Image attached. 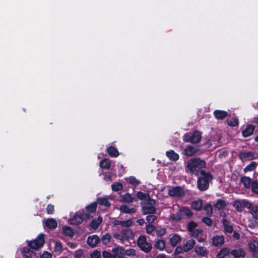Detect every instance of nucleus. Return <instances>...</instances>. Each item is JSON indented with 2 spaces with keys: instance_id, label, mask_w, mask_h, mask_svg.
<instances>
[{
  "instance_id": "1",
  "label": "nucleus",
  "mask_w": 258,
  "mask_h": 258,
  "mask_svg": "<svg viewBox=\"0 0 258 258\" xmlns=\"http://www.w3.org/2000/svg\"><path fill=\"white\" fill-rule=\"evenodd\" d=\"M205 165L204 160L200 158H192L187 161L185 170L186 172L189 171L192 174H197L199 170L204 167Z\"/></svg>"
},
{
  "instance_id": "2",
  "label": "nucleus",
  "mask_w": 258,
  "mask_h": 258,
  "mask_svg": "<svg viewBox=\"0 0 258 258\" xmlns=\"http://www.w3.org/2000/svg\"><path fill=\"white\" fill-rule=\"evenodd\" d=\"M114 238L118 240L123 244L130 239H133L134 238L135 234L132 230L130 229H125L121 231L120 233L116 232L113 234Z\"/></svg>"
},
{
  "instance_id": "3",
  "label": "nucleus",
  "mask_w": 258,
  "mask_h": 258,
  "mask_svg": "<svg viewBox=\"0 0 258 258\" xmlns=\"http://www.w3.org/2000/svg\"><path fill=\"white\" fill-rule=\"evenodd\" d=\"M201 173L203 176L198 180V187L200 190H205L208 188L209 181L212 179V177L210 174L203 171H201Z\"/></svg>"
},
{
  "instance_id": "4",
  "label": "nucleus",
  "mask_w": 258,
  "mask_h": 258,
  "mask_svg": "<svg viewBox=\"0 0 258 258\" xmlns=\"http://www.w3.org/2000/svg\"><path fill=\"white\" fill-rule=\"evenodd\" d=\"M201 139V133L198 131L194 133H188L183 136V140L185 142H190L192 144L199 143Z\"/></svg>"
},
{
  "instance_id": "5",
  "label": "nucleus",
  "mask_w": 258,
  "mask_h": 258,
  "mask_svg": "<svg viewBox=\"0 0 258 258\" xmlns=\"http://www.w3.org/2000/svg\"><path fill=\"white\" fill-rule=\"evenodd\" d=\"M138 245L145 252H149L152 249V244L148 242L145 236H140L138 240Z\"/></svg>"
},
{
  "instance_id": "6",
  "label": "nucleus",
  "mask_w": 258,
  "mask_h": 258,
  "mask_svg": "<svg viewBox=\"0 0 258 258\" xmlns=\"http://www.w3.org/2000/svg\"><path fill=\"white\" fill-rule=\"evenodd\" d=\"M44 234H40L34 240L29 241L28 245L32 248L37 250L42 247L44 243Z\"/></svg>"
},
{
  "instance_id": "7",
  "label": "nucleus",
  "mask_w": 258,
  "mask_h": 258,
  "mask_svg": "<svg viewBox=\"0 0 258 258\" xmlns=\"http://www.w3.org/2000/svg\"><path fill=\"white\" fill-rule=\"evenodd\" d=\"M155 201L154 200H150L147 201L146 204L142 208V212L144 214H154L156 209L154 207Z\"/></svg>"
},
{
  "instance_id": "8",
  "label": "nucleus",
  "mask_w": 258,
  "mask_h": 258,
  "mask_svg": "<svg viewBox=\"0 0 258 258\" xmlns=\"http://www.w3.org/2000/svg\"><path fill=\"white\" fill-rule=\"evenodd\" d=\"M232 205L238 212H240L243 208H249L250 203L245 200H236L233 202Z\"/></svg>"
},
{
  "instance_id": "9",
  "label": "nucleus",
  "mask_w": 258,
  "mask_h": 258,
  "mask_svg": "<svg viewBox=\"0 0 258 258\" xmlns=\"http://www.w3.org/2000/svg\"><path fill=\"white\" fill-rule=\"evenodd\" d=\"M168 194L171 197H182L184 196L185 192L181 187L175 186L169 189Z\"/></svg>"
},
{
  "instance_id": "10",
  "label": "nucleus",
  "mask_w": 258,
  "mask_h": 258,
  "mask_svg": "<svg viewBox=\"0 0 258 258\" xmlns=\"http://www.w3.org/2000/svg\"><path fill=\"white\" fill-rule=\"evenodd\" d=\"M90 216L88 214H82V215H80L76 214L73 218L70 220V224L78 225L81 223L83 222V220L84 219H89Z\"/></svg>"
},
{
  "instance_id": "11",
  "label": "nucleus",
  "mask_w": 258,
  "mask_h": 258,
  "mask_svg": "<svg viewBox=\"0 0 258 258\" xmlns=\"http://www.w3.org/2000/svg\"><path fill=\"white\" fill-rule=\"evenodd\" d=\"M100 240V239L98 236L93 235L88 237L87 243L90 246L94 247L97 245Z\"/></svg>"
},
{
  "instance_id": "12",
  "label": "nucleus",
  "mask_w": 258,
  "mask_h": 258,
  "mask_svg": "<svg viewBox=\"0 0 258 258\" xmlns=\"http://www.w3.org/2000/svg\"><path fill=\"white\" fill-rule=\"evenodd\" d=\"M102 219L100 216L98 217L97 219H93L89 224V229L90 230H97L98 228L99 225L102 223Z\"/></svg>"
},
{
  "instance_id": "13",
  "label": "nucleus",
  "mask_w": 258,
  "mask_h": 258,
  "mask_svg": "<svg viewBox=\"0 0 258 258\" xmlns=\"http://www.w3.org/2000/svg\"><path fill=\"white\" fill-rule=\"evenodd\" d=\"M196 244V241L194 239H190L187 240L183 245V249L185 252H187L193 248Z\"/></svg>"
},
{
  "instance_id": "14",
  "label": "nucleus",
  "mask_w": 258,
  "mask_h": 258,
  "mask_svg": "<svg viewBox=\"0 0 258 258\" xmlns=\"http://www.w3.org/2000/svg\"><path fill=\"white\" fill-rule=\"evenodd\" d=\"M196 253L201 256H206L209 253L208 250L205 247L197 245L195 247Z\"/></svg>"
},
{
  "instance_id": "15",
  "label": "nucleus",
  "mask_w": 258,
  "mask_h": 258,
  "mask_svg": "<svg viewBox=\"0 0 258 258\" xmlns=\"http://www.w3.org/2000/svg\"><path fill=\"white\" fill-rule=\"evenodd\" d=\"M224 242L223 236H215L212 238V244L215 246H221Z\"/></svg>"
},
{
  "instance_id": "16",
  "label": "nucleus",
  "mask_w": 258,
  "mask_h": 258,
  "mask_svg": "<svg viewBox=\"0 0 258 258\" xmlns=\"http://www.w3.org/2000/svg\"><path fill=\"white\" fill-rule=\"evenodd\" d=\"M247 209L249 210V212L251 214L252 217L255 219H258V205H253L250 203V206Z\"/></svg>"
},
{
  "instance_id": "17",
  "label": "nucleus",
  "mask_w": 258,
  "mask_h": 258,
  "mask_svg": "<svg viewBox=\"0 0 258 258\" xmlns=\"http://www.w3.org/2000/svg\"><path fill=\"white\" fill-rule=\"evenodd\" d=\"M111 252H112L113 258H116L117 256L123 255L124 249L120 246H117L113 248Z\"/></svg>"
},
{
  "instance_id": "18",
  "label": "nucleus",
  "mask_w": 258,
  "mask_h": 258,
  "mask_svg": "<svg viewBox=\"0 0 258 258\" xmlns=\"http://www.w3.org/2000/svg\"><path fill=\"white\" fill-rule=\"evenodd\" d=\"M230 253L234 257L236 258H241L245 256V252L241 248L233 249Z\"/></svg>"
},
{
  "instance_id": "19",
  "label": "nucleus",
  "mask_w": 258,
  "mask_h": 258,
  "mask_svg": "<svg viewBox=\"0 0 258 258\" xmlns=\"http://www.w3.org/2000/svg\"><path fill=\"white\" fill-rule=\"evenodd\" d=\"M197 151L198 150L192 146H188L184 149L183 153L186 156H191L195 155L197 153Z\"/></svg>"
},
{
  "instance_id": "20",
  "label": "nucleus",
  "mask_w": 258,
  "mask_h": 258,
  "mask_svg": "<svg viewBox=\"0 0 258 258\" xmlns=\"http://www.w3.org/2000/svg\"><path fill=\"white\" fill-rule=\"evenodd\" d=\"M44 223L45 226L49 229H54L57 225L56 221L53 218H50L46 220Z\"/></svg>"
},
{
  "instance_id": "21",
  "label": "nucleus",
  "mask_w": 258,
  "mask_h": 258,
  "mask_svg": "<svg viewBox=\"0 0 258 258\" xmlns=\"http://www.w3.org/2000/svg\"><path fill=\"white\" fill-rule=\"evenodd\" d=\"M166 155L168 158L172 161H176L179 159V157L178 154L175 153L173 150L167 151Z\"/></svg>"
},
{
  "instance_id": "22",
  "label": "nucleus",
  "mask_w": 258,
  "mask_h": 258,
  "mask_svg": "<svg viewBox=\"0 0 258 258\" xmlns=\"http://www.w3.org/2000/svg\"><path fill=\"white\" fill-rule=\"evenodd\" d=\"M214 115L217 119H223L228 115V113L226 111L217 110L214 112Z\"/></svg>"
},
{
  "instance_id": "23",
  "label": "nucleus",
  "mask_w": 258,
  "mask_h": 258,
  "mask_svg": "<svg viewBox=\"0 0 258 258\" xmlns=\"http://www.w3.org/2000/svg\"><path fill=\"white\" fill-rule=\"evenodd\" d=\"M181 240V237L177 234H174L169 239L171 245L173 247L175 246Z\"/></svg>"
},
{
  "instance_id": "24",
  "label": "nucleus",
  "mask_w": 258,
  "mask_h": 258,
  "mask_svg": "<svg viewBox=\"0 0 258 258\" xmlns=\"http://www.w3.org/2000/svg\"><path fill=\"white\" fill-rule=\"evenodd\" d=\"M240 157L241 159L252 160L254 158V154L250 152H243L240 154Z\"/></svg>"
},
{
  "instance_id": "25",
  "label": "nucleus",
  "mask_w": 258,
  "mask_h": 258,
  "mask_svg": "<svg viewBox=\"0 0 258 258\" xmlns=\"http://www.w3.org/2000/svg\"><path fill=\"white\" fill-rule=\"evenodd\" d=\"M230 249L228 248L221 249L217 254V258H226L230 253Z\"/></svg>"
},
{
  "instance_id": "26",
  "label": "nucleus",
  "mask_w": 258,
  "mask_h": 258,
  "mask_svg": "<svg viewBox=\"0 0 258 258\" xmlns=\"http://www.w3.org/2000/svg\"><path fill=\"white\" fill-rule=\"evenodd\" d=\"M254 126L252 125H248L246 128L242 132V135L244 137H247L251 135L254 130Z\"/></svg>"
},
{
  "instance_id": "27",
  "label": "nucleus",
  "mask_w": 258,
  "mask_h": 258,
  "mask_svg": "<svg viewBox=\"0 0 258 258\" xmlns=\"http://www.w3.org/2000/svg\"><path fill=\"white\" fill-rule=\"evenodd\" d=\"M248 245L250 250L254 252L258 251V242L254 239H250Z\"/></svg>"
},
{
  "instance_id": "28",
  "label": "nucleus",
  "mask_w": 258,
  "mask_h": 258,
  "mask_svg": "<svg viewBox=\"0 0 258 258\" xmlns=\"http://www.w3.org/2000/svg\"><path fill=\"white\" fill-rule=\"evenodd\" d=\"M119 210L121 212L127 214L134 213H135L136 211L134 208H130L127 205L121 206L120 207Z\"/></svg>"
},
{
  "instance_id": "29",
  "label": "nucleus",
  "mask_w": 258,
  "mask_h": 258,
  "mask_svg": "<svg viewBox=\"0 0 258 258\" xmlns=\"http://www.w3.org/2000/svg\"><path fill=\"white\" fill-rule=\"evenodd\" d=\"M107 152L110 156L113 157H117L119 154L117 149L112 146L109 147L107 149Z\"/></svg>"
},
{
  "instance_id": "30",
  "label": "nucleus",
  "mask_w": 258,
  "mask_h": 258,
  "mask_svg": "<svg viewBox=\"0 0 258 258\" xmlns=\"http://www.w3.org/2000/svg\"><path fill=\"white\" fill-rule=\"evenodd\" d=\"M240 181L242 183L245 188H249L251 183V179L247 176H243L240 179Z\"/></svg>"
},
{
  "instance_id": "31",
  "label": "nucleus",
  "mask_w": 258,
  "mask_h": 258,
  "mask_svg": "<svg viewBox=\"0 0 258 258\" xmlns=\"http://www.w3.org/2000/svg\"><path fill=\"white\" fill-rule=\"evenodd\" d=\"M97 207V204L93 203L86 207L87 213H83L84 214H88L91 217L90 214L95 212Z\"/></svg>"
},
{
  "instance_id": "32",
  "label": "nucleus",
  "mask_w": 258,
  "mask_h": 258,
  "mask_svg": "<svg viewBox=\"0 0 258 258\" xmlns=\"http://www.w3.org/2000/svg\"><path fill=\"white\" fill-rule=\"evenodd\" d=\"M111 162L110 160L104 159L100 163V166L102 168L108 169L111 166Z\"/></svg>"
},
{
  "instance_id": "33",
  "label": "nucleus",
  "mask_w": 258,
  "mask_h": 258,
  "mask_svg": "<svg viewBox=\"0 0 258 258\" xmlns=\"http://www.w3.org/2000/svg\"><path fill=\"white\" fill-rule=\"evenodd\" d=\"M137 197L140 200L145 201L151 200L149 194L143 193L141 191H139L137 193Z\"/></svg>"
},
{
  "instance_id": "34",
  "label": "nucleus",
  "mask_w": 258,
  "mask_h": 258,
  "mask_svg": "<svg viewBox=\"0 0 258 258\" xmlns=\"http://www.w3.org/2000/svg\"><path fill=\"white\" fill-rule=\"evenodd\" d=\"M166 243L163 239H159L156 242L155 246L160 250H163L165 247Z\"/></svg>"
},
{
  "instance_id": "35",
  "label": "nucleus",
  "mask_w": 258,
  "mask_h": 258,
  "mask_svg": "<svg viewBox=\"0 0 258 258\" xmlns=\"http://www.w3.org/2000/svg\"><path fill=\"white\" fill-rule=\"evenodd\" d=\"M62 232L65 235L70 237H73L74 234V232L73 230L70 227L67 226H64L62 228Z\"/></svg>"
},
{
  "instance_id": "36",
  "label": "nucleus",
  "mask_w": 258,
  "mask_h": 258,
  "mask_svg": "<svg viewBox=\"0 0 258 258\" xmlns=\"http://www.w3.org/2000/svg\"><path fill=\"white\" fill-rule=\"evenodd\" d=\"M203 203L201 200L194 201L191 204V208L197 211L200 210L202 208Z\"/></svg>"
},
{
  "instance_id": "37",
  "label": "nucleus",
  "mask_w": 258,
  "mask_h": 258,
  "mask_svg": "<svg viewBox=\"0 0 258 258\" xmlns=\"http://www.w3.org/2000/svg\"><path fill=\"white\" fill-rule=\"evenodd\" d=\"M134 198L129 194H126L121 196V201L130 203L133 202Z\"/></svg>"
},
{
  "instance_id": "38",
  "label": "nucleus",
  "mask_w": 258,
  "mask_h": 258,
  "mask_svg": "<svg viewBox=\"0 0 258 258\" xmlns=\"http://www.w3.org/2000/svg\"><path fill=\"white\" fill-rule=\"evenodd\" d=\"M179 211L180 212V213L181 214L182 217L183 216H186L188 217H189L191 216L192 215V213L191 211V210L187 208H185V207L182 208L180 209Z\"/></svg>"
},
{
  "instance_id": "39",
  "label": "nucleus",
  "mask_w": 258,
  "mask_h": 258,
  "mask_svg": "<svg viewBox=\"0 0 258 258\" xmlns=\"http://www.w3.org/2000/svg\"><path fill=\"white\" fill-rule=\"evenodd\" d=\"M226 206V203L224 201L218 200L214 206V208L217 210L223 209Z\"/></svg>"
},
{
  "instance_id": "40",
  "label": "nucleus",
  "mask_w": 258,
  "mask_h": 258,
  "mask_svg": "<svg viewBox=\"0 0 258 258\" xmlns=\"http://www.w3.org/2000/svg\"><path fill=\"white\" fill-rule=\"evenodd\" d=\"M223 224L225 231L231 233L233 231V227L229 224V222L226 219H223Z\"/></svg>"
},
{
  "instance_id": "41",
  "label": "nucleus",
  "mask_w": 258,
  "mask_h": 258,
  "mask_svg": "<svg viewBox=\"0 0 258 258\" xmlns=\"http://www.w3.org/2000/svg\"><path fill=\"white\" fill-rule=\"evenodd\" d=\"M111 239V235L109 233H106L102 236L101 240L103 244L106 245L110 242Z\"/></svg>"
},
{
  "instance_id": "42",
  "label": "nucleus",
  "mask_w": 258,
  "mask_h": 258,
  "mask_svg": "<svg viewBox=\"0 0 258 258\" xmlns=\"http://www.w3.org/2000/svg\"><path fill=\"white\" fill-rule=\"evenodd\" d=\"M125 179L126 180V181L130 182L131 184L134 186L138 185L140 183L139 180L136 179V178L134 176H131L128 178H125Z\"/></svg>"
},
{
  "instance_id": "43",
  "label": "nucleus",
  "mask_w": 258,
  "mask_h": 258,
  "mask_svg": "<svg viewBox=\"0 0 258 258\" xmlns=\"http://www.w3.org/2000/svg\"><path fill=\"white\" fill-rule=\"evenodd\" d=\"M97 202L99 205L104 206L106 207H109L110 206V204L106 198L98 199Z\"/></svg>"
},
{
  "instance_id": "44",
  "label": "nucleus",
  "mask_w": 258,
  "mask_h": 258,
  "mask_svg": "<svg viewBox=\"0 0 258 258\" xmlns=\"http://www.w3.org/2000/svg\"><path fill=\"white\" fill-rule=\"evenodd\" d=\"M227 124L230 126H235L238 124V120L237 117H233L231 119H227Z\"/></svg>"
},
{
  "instance_id": "45",
  "label": "nucleus",
  "mask_w": 258,
  "mask_h": 258,
  "mask_svg": "<svg viewBox=\"0 0 258 258\" xmlns=\"http://www.w3.org/2000/svg\"><path fill=\"white\" fill-rule=\"evenodd\" d=\"M257 163L255 162H252L244 169V171L245 172L252 171L254 169Z\"/></svg>"
},
{
  "instance_id": "46",
  "label": "nucleus",
  "mask_w": 258,
  "mask_h": 258,
  "mask_svg": "<svg viewBox=\"0 0 258 258\" xmlns=\"http://www.w3.org/2000/svg\"><path fill=\"white\" fill-rule=\"evenodd\" d=\"M112 189L113 191H119L123 189V185L121 183L115 182L111 185Z\"/></svg>"
},
{
  "instance_id": "47",
  "label": "nucleus",
  "mask_w": 258,
  "mask_h": 258,
  "mask_svg": "<svg viewBox=\"0 0 258 258\" xmlns=\"http://www.w3.org/2000/svg\"><path fill=\"white\" fill-rule=\"evenodd\" d=\"M203 232V230L201 229H196L190 232V235L192 237H197L199 235H202Z\"/></svg>"
},
{
  "instance_id": "48",
  "label": "nucleus",
  "mask_w": 258,
  "mask_h": 258,
  "mask_svg": "<svg viewBox=\"0 0 258 258\" xmlns=\"http://www.w3.org/2000/svg\"><path fill=\"white\" fill-rule=\"evenodd\" d=\"M197 226V224L196 223L191 221L188 223L187 224V229L189 232L196 229V228Z\"/></svg>"
},
{
  "instance_id": "49",
  "label": "nucleus",
  "mask_w": 258,
  "mask_h": 258,
  "mask_svg": "<svg viewBox=\"0 0 258 258\" xmlns=\"http://www.w3.org/2000/svg\"><path fill=\"white\" fill-rule=\"evenodd\" d=\"M133 224V221L131 219L122 221L121 226L123 227L128 228Z\"/></svg>"
},
{
  "instance_id": "50",
  "label": "nucleus",
  "mask_w": 258,
  "mask_h": 258,
  "mask_svg": "<svg viewBox=\"0 0 258 258\" xmlns=\"http://www.w3.org/2000/svg\"><path fill=\"white\" fill-rule=\"evenodd\" d=\"M252 191L256 194H258V181H254L251 183Z\"/></svg>"
},
{
  "instance_id": "51",
  "label": "nucleus",
  "mask_w": 258,
  "mask_h": 258,
  "mask_svg": "<svg viewBox=\"0 0 258 258\" xmlns=\"http://www.w3.org/2000/svg\"><path fill=\"white\" fill-rule=\"evenodd\" d=\"M157 219V217L154 215H150L146 217V221L149 223H153Z\"/></svg>"
},
{
  "instance_id": "52",
  "label": "nucleus",
  "mask_w": 258,
  "mask_h": 258,
  "mask_svg": "<svg viewBox=\"0 0 258 258\" xmlns=\"http://www.w3.org/2000/svg\"><path fill=\"white\" fill-rule=\"evenodd\" d=\"M155 229V226L153 225L149 224L146 227V232L148 234H151Z\"/></svg>"
},
{
  "instance_id": "53",
  "label": "nucleus",
  "mask_w": 258,
  "mask_h": 258,
  "mask_svg": "<svg viewBox=\"0 0 258 258\" xmlns=\"http://www.w3.org/2000/svg\"><path fill=\"white\" fill-rule=\"evenodd\" d=\"M171 218L173 220L176 221L180 220L182 218L181 214L180 213L179 211H178V212H177L176 214H173L171 216Z\"/></svg>"
},
{
  "instance_id": "54",
  "label": "nucleus",
  "mask_w": 258,
  "mask_h": 258,
  "mask_svg": "<svg viewBox=\"0 0 258 258\" xmlns=\"http://www.w3.org/2000/svg\"><path fill=\"white\" fill-rule=\"evenodd\" d=\"M204 210L206 211L207 215H211L212 213L213 208L211 204H208L204 207Z\"/></svg>"
},
{
  "instance_id": "55",
  "label": "nucleus",
  "mask_w": 258,
  "mask_h": 258,
  "mask_svg": "<svg viewBox=\"0 0 258 258\" xmlns=\"http://www.w3.org/2000/svg\"><path fill=\"white\" fill-rule=\"evenodd\" d=\"M135 254H136V252H135V250H134L133 249H128V250H126L124 249L123 255H126L131 256V255H135Z\"/></svg>"
},
{
  "instance_id": "56",
  "label": "nucleus",
  "mask_w": 258,
  "mask_h": 258,
  "mask_svg": "<svg viewBox=\"0 0 258 258\" xmlns=\"http://www.w3.org/2000/svg\"><path fill=\"white\" fill-rule=\"evenodd\" d=\"M91 258H101L100 252L94 250L91 254Z\"/></svg>"
},
{
  "instance_id": "57",
  "label": "nucleus",
  "mask_w": 258,
  "mask_h": 258,
  "mask_svg": "<svg viewBox=\"0 0 258 258\" xmlns=\"http://www.w3.org/2000/svg\"><path fill=\"white\" fill-rule=\"evenodd\" d=\"M46 211L48 214H52L54 212V206L52 205H48L46 208Z\"/></svg>"
},
{
  "instance_id": "58",
  "label": "nucleus",
  "mask_w": 258,
  "mask_h": 258,
  "mask_svg": "<svg viewBox=\"0 0 258 258\" xmlns=\"http://www.w3.org/2000/svg\"><path fill=\"white\" fill-rule=\"evenodd\" d=\"M83 254V251L81 249L77 250L75 253V258H81Z\"/></svg>"
},
{
  "instance_id": "59",
  "label": "nucleus",
  "mask_w": 258,
  "mask_h": 258,
  "mask_svg": "<svg viewBox=\"0 0 258 258\" xmlns=\"http://www.w3.org/2000/svg\"><path fill=\"white\" fill-rule=\"evenodd\" d=\"M62 246L59 242H56L55 244L54 250L55 251L60 252L61 250Z\"/></svg>"
},
{
  "instance_id": "60",
  "label": "nucleus",
  "mask_w": 258,
  "mask_h": 258,
  "mask_svg": "<svg viewBox=\"0 0 258 258\" xmlns=\"http://www.w3.org/2000/svg\"><path fill=\"white\" fill-rule=\"evenodd\" d=\"M52 255L47 251H44L40 256V258H51Z\"/></svg>"
},
{
  "instance_id": "61",
  "label": "nucleus",
  "mask_w": 258,
  "mask_h": 258,
  "mask_svg": "<svg viewBox=\"0 0 258 258\" xmlns=\"http://www.w3.org/2000/svg\"><path fill=\"white\" fill-rule=\"evenodd\" d=\"M102 255L105 258H113L112 252L110 253L109 252L104 251L103 252Z\"/></svg>"
},
{
  "instance_id": "62",
  "label": "nucleus",
  "mask_w": 258,
  "mask_h": 258,
  "mask_svg": "<svg viewBox=\"0 0 258 258\" xmlns=\"http://www.w3.org/2000/svg\"><path fill=\"white\" fill-rule=\"evenodd\" d=\"M202 221L208 226H210L212 223L211 219L208 217L204 218Z\"/></svg>"
},
{
  "instance_id": "63",
  "label": "nucleus",
  "mask_w": 258,
  "mask_h": 258,
  "mask_svg": "<svg viewBox=\"0 0 258 258\" xmlns=\"http://www.w3.org/2000/svg\"><path fill=\"white\" fill-rule=\"evenodd\" d=\"M104 179L105 180H110L111 178V175L110 173H105L104 174Z\"/></svg>"
},
{
  "instance_id": "64",
  "label": "nucleus",
  "mask_w": 258,
  "mask_h": 258,
  "mask_svg": "<svg viewBox=\"0 0 258 258\" xmlns=\"http://www.w3.org/2000/svg\"><path fill=\"white\" fill-rule=\"evenodd\" d=\"M183 250V247H181V246H178L176 248L175 253H180Z\"/></svg>"
}]
</instances>
